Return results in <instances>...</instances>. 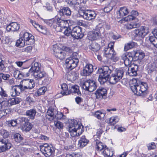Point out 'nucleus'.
<instances>
[{
	"instance_id": "37",
	"label": "nucleus",
	"mask_w": 157,
	"mask_h": 157,
	"mask_svg": "<svg viewBox=\"0 0 157 157\" xmlns=\"http://www.w3.org/2000/svg\"><path fill=\"white\" fill-rule=\"evenodd\" d=\"M32 127L33 125L30 123L26 121L22 126L21 129L23 131L27 132L29 131L32 128Z\"/></svg>"
},
{
	"instance_id": "21",
	"label": "nucleus",
	"mask_w": 157,
	"mask_h": 157,
	"mask_svg": "<svg viewBox=\"0 0 157 157\" xmlns=\"http://www.w3.org/2000/svg\"><path fill=\"white\" fill-rule=\"evenodd\" d=\"M121 57L126 66H129L133 60V57L130 52H129L128 53H124L123 54Z\"/></svg>"
},
{
	"instance_id": "12",
	"label": "nucleus",
	"mask_w": 157,
	"mask_h": 157,
	"mask_svg": "<svg viewBox=\"0 0 157 157\" xmlns=\"http://www.w3.org/2000/svg\"><path fill=\"white\" fill-rule=\"evenodd\" d=\"M41 150L45 156L48 157L51 155L54 151V148L52 145L47 144H44L41 147Z\"/></svg>"
},
{
	"instance_id": "60",
	"label": "nucleus",
	"mask_w": 157,
	"mask_h": 157,
	"mask_svg": "<svg viewBox=\"0 0 157 157\" xmlns=\"http://www.w3.org/2000/svg\"><path fill=\"white\" fill-rule=\"evenodd\" d=\"M109 58H110L111 59L113 60L114 62L117 61L119 59V57L116 56V53L115 52L113 53V55L111 56L110 57H109Z\"/></svg>"
},
{
	"instance_id": "25",
	"label": "nucleus",
	"mask_w": 157,
	"mask_h": 157,
	"mask_svg": "<svg viewBox=\"0 0 157 157\" xmlns=\"http://www.w3.org/2000/svg\"><path fill=\"white\" fill-rule=\"evenodd\" d=\"M133 57L136 58V59H143L145 56L143 52L140 50L134 51L130 52Z\"/></svg>"
},
{
	"instance_id": "64",
	"label": "nucleus",
	"mask_w": 157,
	"mask_h": 157,
	"mask_svg": "<svg viewBox=\"0 0 157 157\" xmlns=\"http://www.w3.org/2000/svg\"><path fill=\"white\" fill-rule=\"evenodd\" d=\"M2 79L4 80H9L10 75L2 73Z\"/></svg>"
},
{
	"instance_id": "29",
	"label": "nucleus",
	"mask_w": 157,
	"mask_h": 157,
	"mask_svg": "<svg viewBox=\"0 0 157 157\" xmlns=\"http://www.w3.org/2000/svg\"><path fill=\"white\" fill-rule=\"evenodd\" d=\"M59 12L61 16H64L65 15L70 16L71 14L70 9L68 7H63V9H60Z\"/></svg>"
},
{
	"instance_id": "7",
	"label": "nucleus",
	"mask_w": 157,
	"mask_h": 157,
	"mask_svg": "<svg viewBox=\"0 0 157 157\" xmlns=\"http://www.w3.org/2000/svg\"><path fill=\"white\" fill-rule=\"evenodd\" d=\"M20 37H21L26 43V45H32L35 42L34 37L32 35L27 32H21Z\"/></svg>"
},
{
	"instance_id": "4",
	"label": "nucleus",
	"mask_w": 157,
	"mask_h": 157,
	"mask_svg": "<svg viewBox=\"0 0 157 157\" xmlns=\"http://www.w3.org/2000/svg\"><path fill=\"white\" fill-rule=\"evenodd\" d=\"M40 66L41 65L39 63L35 62L31 67L29 69H28L29 76L30 74H33L35 78L38 79L45 77L46 74L44 71L40 70Z\"/></svg>"
},
{
	"instance_id": "51",
	"label": "nucleus",
	"mask_w": 157,
	"mask_h": 157,
	"mask_svg": "<svg viewBox=\"0 0 157 157\" xmlns=\"http://www.w3.org/2000/svg\"><path fill=\"white\" fill-rule=\"evenodd\" d=\"M25 101L27 102L30 105L34 103L35 100L34 98L30 96H29L26 97Z\"/></svg>"
},
{
	"instance_id": "8",
	"label": "nucleus",
	"mask_w": 157,
	"mask_h": 157,
	"mask_svg": "<svg viewBox=\"0 0 157 157\" xmlns=\"http://www.w3.org/2000/svg\"><path fill=\"white\" fill-rule=\"evenodd\" d=\"M135 38L141 40L149 33V28L145 26H141L140 28L136 30Z\"/></svg>"
},
{
	"instance_id": "10",
	"label": "nucleus",
	"mask_w": 157,
	"mask_h": 157,
	"mask_svg": "<svg viewBox=\"0 0 157 157\" xmlns=\"http://www.w3.org/2000/svg\"><path fill=\"white\" fill-rule=\"evenodd\" d=\"M79 13L84 19L89 21L94 19L96 16L94 11L89 10H79Z\"/></svg>"
},
{
	"instance_id": "22",
	"label": "nucleus",
	"mask_w": 157,
	"mask_h": 157,
	"mask_svg": "<svg viewBox=\"0 0 157 157\" xmlns=\"http://www.w3.org/2000/svg\"><path fill=\"white\" fill-rule=\"evenodd\" d=\"M93 71V66L90 64H88L84 67L81 74L82 75L86 76L89 75Z\"/></svg>"
},
{
	"instance_id": "13",
	"label": "nucleus",
	"mask_w": 157,
	"mask_h": 157,
	"mask_svg": "<svg viewBox=\"0 0 157 157\" xmlns=\"http://www.w3.org/2000/svg\"><path fill=\"white\" fill-rule=\"evenodd\" d=\"M12 144L9 140L6 138L0 140V152L5 151L12 147Z\"/></svg>"
},
{
	"instance_id": "63",
	"label": "nucleus",
	"mask_w": 157,
	"mask_h": 157,
	"mask_svg": "<svg viewBox=\"0 0 157 157\" xmlns=\"http://www.w3.org/2000/svg\"><path fill=\"white\" fill-rule=\"evenodd\" d=\"M9 110L8 109H6L2 110H0V118L2 117L6 116L7 114V111L8 112Z\"/></svg>"
},
{
	"instance_id": "9",
	"label": "nucleus",
	"mask_w": 157,
	"mask_h": 157,
	"mask_svg": "<svg viewBox=\"0 0 157 157\" xmlns=\"http://www.w3.org/2000/svg\"><path fill=\"white\" fill-rule=\"evenodd\" d=\"M21 99L19 98H10L9 100L6 99L1 102L2 108L9 107L12 105L18 104Z\"/></svg>"
},
{
	"instance_id": "58",
	"label": "nucleus",
	"mask_w": 157,
	"mask_h": 157,
	"mask_svg": "<svg viewBox=\"0 0 157 157\" xmlns=\"http://www.w3.org/2000/svg\"><path fill=\"white\" fill-rule=\"evenodd\" d=\"M43 21L47 25H48L51 27L52 26V24L54 21V18L46 20V19H43Z\"/></svg>"
},
{
	"instance_id": "54",
	"label": "nucleus",
	"mask_w": 157,
	"mask_h": 157,
	"mask_svg": "<svg viewBox=\"0 0 157 157\" xmlns=\"http://www.w3.org/2000/svg\"><path fill=\"white\" fill-rule=\"evenodd\" d=\"M71 33L72 30L68 27L66 28L64 32V34L67 36H69L70 35L71 36Z\"/></svg>"
},
{
	"instance_id": "1",
	"label": "nucleus",
	"mask_w": 157,
	"mask_h": 157,
	"mask_svg": "<svg viewBox=\"0 0 157 157\" xmlns=\"http://www.w3.org/2000/svg\"><path fill=\"white\" fill-rule=\"evenodd\" d=\"M111 67L105 66L103 68L99 69L98 72L100 75L98 79L101 84H103L109 79V83L114 84L122 79L124 74V71L122 68L116 69L115 72L112 74L109 78L110 74L112 71Z\"/></svg>"
},
{
	"instance_id": "55",
	"label": "nucleus",
	"mask_w": 157,
	"mask_h": 157,
	"mask_svg": "<svg viewBox=\"0 0 157 157\" xmlns=\"http://www.w3.org/2000/svg\"><path fill=\"white\" fill-rule=\"evenodd\" d=\"M134 46V44L133 43H129L125 45L124 47V50L127 51L129 49L132 48Z\"/></svg>"
},
{
	"instance_id": "18",
	"label": "nucleus",
	"mask_w": 157,
	"mask_h": 157,
	"mask_svg": "<svg viewBox=\"0 0 157 157\" xmlns=\"http://www.w3.org/2000/svg\"><path fill=\"white\" fill-rule=\"evenodd\" d=\"M28 69L26 68L22 71L18 70H15L13 72V75L17 79H22L24 77L29 76Z\"/></svg>"
},
{
	"instance_id": "52",
	"label": "nucleus",
	"mask_w": 157,
	"mask_h": 157,
	"mask_svg": "<svg viewBox=\"0 0 157 157\" xmlns=\"http://www.w3.org/2000/svg\"><path fill=\"white\" fill-rule=\"evenodd\" d=\"M33 47L32 46H29L22 49V51L27 53H30L32 51Z\"/></svg>"
},
{
	"instance_id": "47",
	"label": "nucleus",
	"mask_w": 157,
	"mask_h": 157,
	"mask_svg": "<svg viewBox=\"0 0 157 157\" xmlns=\"http://www.w3.org/2000/svg\"><path fill=\"white\" fill-rule=\"evenodd\" d=\"M37 30L42 33L45 34L47 33V29L46 27L42 25H39V28Z\"/></svg>"
},
{
	"instance_id": "62",
	"label": "nucleus",
	"mask_w": 157,
	"mask_h": 157,
	"mask_svg": "<svg viewBox=\"0 0 157 157\" xmlns=\"http://www.w3.org/2000/svg\"><path fill=\"white\" fill-rule=\"evenodd\" d=\"M17 123V119L8 121V124L9 126L11 125V126L13 127L16 126Z\"/></svg>"
},
{
	"instance_id": "45",
	"label": "nucleus",
	"mask_w": 157,
	"mask_h": 157,
	"mask_svg": "<svg viewBox=\"0 0 157 157\" xmlns=\"http://www.w3.org/2000/svg\"><path fill=\"white\" fill-rule=\"evenodd\" d=\"M1 90L0 91V95L3 99H7L8 98V94L2 87H1Z\"/></svg>"
},
{
	"instance_id": "42",
	"label": "nucleus",
	"mask_w": 157,
	"mask_h": 157,
	"mask_svg": "<svg viewBox=\"0 0 157 157\" xmlns=\"http://www.w3.org/2000/svg\"><path fill=\"white\" fill-rule=\"evenodd\" d=\"M149 40L151 44L157 48V38L154 36H149Z\"/></svg>"
},
{
	"instance_id": "27",
	"label": "nucleus",
	"mask_w": 157,
	"mask_h": 157,
	"mask_svg": "<svg viewBox=\"0 0 157 157\" xmlns=\"http://www.w3.org/2000/svg\"><path fill=\"white\" fill-rule=\"evenodd\" d=\"M132 20H134L135 22H138L139 20L132 15H129L128 16L123 18L119 21L121 23H124L125 21H131Z\"/></svg>"
},
{
	"instance_id": "40",
	"label": "nucleus",
	"mask_w": 157,
	"mask_h": 157,
	"mask_svg": "<svg viewBox=\"0 0 157 157\" xmlns=\"http://www.w3.org/2000/svg\"><path fill=\"white\" fill-rule=\"evenodd\" d=\"M106 146L104 145V144L101 142H100L98 140H97L96 141V149L99 151H103L105 147Z\"/></svg>"
},
{
	"instance_id": "49",
	"label": "nucleus",
	"mask_w": 157,
	"mask_h": 157,
	"mask_svg": "<svg viewBox=\"0 0 157 157\" xmlns=\"http://www.w3.org/2000/svg\"><path fill=\"white\" fill-rule=\"evenodd\" d=\"M77 0H67V3L70 6L74 7L75 5L78 4Z\"/></svg>"
},
{
	"instance_id": "24",
	"label": "nucleus",
	"mask_w": 157,
	"mask_h": 157,
	"mask_svg": "<svg viewBox=\"0 0 157 157\" xmlns=\"http://www.w3.org/2000/svg\"><path fill=\"white\" fill-rule=\"evenodd\" d=\"M20 28V25L16 22H12L6 27V30L8 32H13L18 31Z\"/></svg>"
},
{
	"instance_id": "59",
	"label": "nucleus",
	"mask_w": 157,
	"mask_h": 157,
	"mask_svg": "<svg viewBox=\"0 0 157 157\" xmlns=\"http://www.w3.org/2000/svg\"><path fill=\"white\" fill-rule=\"evenodd\" d=\"M59 17H56L55 18H54V21L52 24V27L54 29L56 28L57 26H58V22H59Z\"/></svg>"
},
{
	"instance_id": "38",
	"label": "nucleus",
	"mask_w": 157,
	"mask_h": 157,
	"mask_svg": "<svg viewBox=\"0 0 157 157\" xmlns=\"http://www.w3.org/2000/svg\"><path fill=\"white\" fill-rule=\"evenodd\" d=\"M61 89L63 90L61 92V94L62 95H67L71 93V91H67L68 89L66 83H63L61 85Z\"/></svg>"
},
{
	"instance_id": "46",
	"label": "nucleus",
	"mask_w": 157,
	"mask_h": 157,
	"mask_svg": "<svg viewBox=\"0 0 157 157\" xmlns=\"http://www.w3.org/2000/svg\"><path fill=\"white\" fill-rule=\"evenodd\" d=\"M82 154L81 152H74L71 154L67 155V157H82Z\"/></svg>"
},
{
	"instance_id": "6",
	"label": "nucleus",
	"mask_w": 157,
	"mask_h": 157,
	"mask_svg": "<svg viewBox=\"0 0 157 157\" xmlns=\"http://www.w3.org/2000/svg\"><path fill=\"white\" fill-rule=\"evenodd\" d=\"M77 55L76 52H74L72 56L66 59V66L67 69L72 70L76 67L78 62Z\"/></svg>"
},
{
	"instance_id": "56",
	"label": "nucleus",
	"mask_w": 157,
	"mask_h": 157,
	"mask_svg": "<svg viewBox=\"0 0 157 157\" xmlns=\"http://www.w3.org/2000/svg\"><path fill=\"white\" fill-rule=\"evenodd\" d=\"M0 134L3 136L4 138L7 137L9 135V132L4 129H1L0 130Z\"/></svg>"
},
{
	"instance_id": "53",
	"label": "nucleus",
	"mask_w": 157,
	"mask_h": 157,
	"mask_svg": "<svg viewBox=\"0 0 157 157\" xmlns=\"http://www.w3.org/2000/svg\"><path fill=\"white\" fill-rule=\"evenodd\" d=\"M47 90L46 87L43 86L40 88L38 90L37 94L38 95L44 94Z\"/></svg>"
},
{
	"instance_id": "36",
	"label": "nucleus",
	"mask_w": 157,
	"mask_h": 157,
	"mask_svg": "<svg viewBox=\"0 0 157 157\" xmlns=\"http://www.w3.org/2000/svg\"><path fill=\"white\" fill-rule=\"evenodd\" d=\"M36 111L35 109H31L26 111V114L30 119H34L35 118Z\"/></svg>"
},
{
	"instance_id": "16",
	"label": "nucleus",
	"mask_w": 157,
	"mask_h": 157,
	"mask_svg": "<svg viewBox=\"0 0 157 157\" xmlns=\"http://www.w3.org/2000/svg\"><path fill=\"white\" fill-rule=\"evenodd\" d=\"M10 93L12 97L19 95L20 93L24 91L23 88V85L20 83L19 85L13 86L11 89Z\"/></svg>"
},
{
	"instance_id": "2",
	"label": "nucleus",
	"mask_w": 157,
	"mask_h": 157,
	"mask_svg": "<svg viewBox=\"0 0 157 157\" xmlns=\"http://www.w3.org/2000/svg\"><path fill=\"white\" fill-rule=\"evenodd\" d=\"M131 81L133 85L131 86V89L135 94L144 96L147 94L148 86L146 83H140L139 80L135 78H133Z\"/></svg>"
},
{
	"instance_id": "57",
	"label": "nucleus",
	"mask_w": 157,
	"mask_h": 157,
	"mask_svg": "<svg viewBox=\"0 0 157 157\" xmlns=\"http://www.w3.org/2000/svg\"><path fill=\"white\" fill-rule=\"evenodd\" d=\"M54 124L56 127L59 129H62L63 125L62 123L59 121H55Z\"/></svg>"
},
{
	"instance_id": "26",
	"label": "nucleus",
	"mask_w": 157,
	"mask_h": 157,
	"mask_svg": "<svg viewBox=\"0 0 157 157\" xmlns=\"http://www.w3.org/2000/svg\"><path fill=\"white\" fill-rule=\"evenodd\" d=\"M128 13V11L127 7H121L119 10L117 12V17L121 18L127 15Z\"/></svg>"
},
{
	"instance_id": "15",
	"label": "nucleus",
	"mask_w": 157,
	"mask_h": 157,
	"mask_svg": "<svg viewBox=\"0 0 157 157\" xmlns=\"http://www.w3.org/2000/svg\"><path fill=\"white\" fill-rule=\"evenodd\" d=\"M101 34L98 29L90 32L87 35L88 39L91 41L96 40L101 38Z\"/></svg>"
},
{
	"instance_id": "33",
	"label": "nucleus",
	"mask_w": 157,
	"mask_h": 157,
	"mask_svg": "<svg viewBox=\"0 0 157 157\" xmlns=\"http://www.w3.org/2000/svg\"><path fill=\"white\" fill-rule=\"evenodd\" d=\"M58 27H60L62 28H65L68 27V20H63L59 18Z\"/></svg>"
},
{
	"instance_id": "48",
	"label": "nucleus",
	"mask_w": 157,
	"mask_h": 157,
	"mask_svg": "<svg viewBox=\"0 0 157 157\" xmlns=\"http://www.w3.org/2000/svg\"><path fill=\"white\" fill-rule=\"evenodd\" d=\"M14 139L16 142H20L22 139L21 135L19 133H16L14 135Z\"/></svg>"
},
{
	"instance_id": "11",
	"label": "nucleus",
	"mask_w": 157,
	"mask_h": 157,
	"mask_svg": "<svg viewBox=\"0 0 157 157\" xmlns=\"http://www.w3.org/2000/svg\"><path fill=\"white\" fill-rule=\"evenodd\" d=\"M97 86L95 81L92 80H88L84 82L82 86V88L84 90L92 92L94 90Z\"/></svg>"
},
{
	"instance_id": "61",
	"label": "nucleus",
	"mask_w": 157,
	"mask_h": 157,
	"mask_svg": "<svg viewBox=\"0 0 157 157\" xmlns=\"http://www.w3.org/2000/svg\"><path fill=\"white\" fill-rule=\"evenodd\" d=\"M17 123H19L20 124H22L23 122L25 123L27 121V120L25 117H19L17 119Z\"/></svg>"
},
{
	"instance_id": "28",
	"label": "nucleus",
	"mask_w": 157,
	"mask_h": 157,
	"mask_svg": "<svg viewBox=\"0 0 157 157\" xmlns=\"http://www.w3.org/2000/svg\"><path fill=\"white\" fill-rule=\"evenodd\" d=\"M138 68V66L136 65L133 64L131 65L130 70L128 68V72L129 75L131 76L136 75Z\"/></svg>"
},
{
	"instance_id": "23",
	"label": "nucleus",
	"mask_w": 157,
	"mask_h": 157,
	"mask_svg": "<svg viewBox=\"0 0 157 157\" xmlns=\"http://www.w3.org/2000/svg\"><path fill=\"white\" fill-rule=\"evenodd\" d=\"M107 93L106 89L104 88H101L98 89L95 92V94L97 99H101L105 96Z\"/></svg>"
},
{
	"instance_id": "19",
	"label": "nucleus",
	"mask_w": 157,
	"mask_h": 157,
	"mask_svg": "<svg viewBox=\"0 0 157 157\" xmlns=\"http://www.w3.org/2000/svg\"><path fill=\"white\" fill-rule=\"evenodd\" d=\"M22 82L24 91L25 89H32L35 85L34 81L32 79H24L22 81Z\"/></svg>"
},
{
	"instance_id": "35",
	"label": "nucleus",
	"mask_w": 157,
	"mask_h": 157,
	"mask_svg": "<svg viewBox=\"0 0 157 157\" xmlns=\"http://www.w3.org/2000/svg\"><path fill=\"white\" fill-rule=\"evenodd\" d=\"M93 115L98 119L101 120L104 118L105 115V113L101 110L97 111L93 113Z\"/></svg>"
},
{
	"instance_id": "41",
	"label": "nucleus",
	"mask_w": 157,
	"mask_h": 157,
	"mask_svg": "<svg viewBox=\"0 0 157 157\" xmlns=\"http://www.w3.org/2000/svg\"><path fill=\"white\" fill-rule=\"evenodd\" d=\"M25 44V42L21 37H20L19 39L17 40L16 45L18 47H24Z\"/></svg>"
},
{
	"instance_id": "14",
	"label": "nucleus",
	"mask_w": 157,
	"mask_h": 157,
	"mask_svg": "<svg viewBox=\"0 0 157 157\" xmlns=\"http://www.w3.org/2000/svg\"><path fill=\"white\" fill-rule=\"evenodd\" d=\"M83 34L82 32V28L79 26H76L72 30L71 36L76 39H81L83 37Z\"/></svg>"
},
{
	"instance_id": "31",
	"label": "nucleus",
	"mask_w": 157,
	"mask_h": 157,
	"mask_svg": "<svg viewBox=\"0 0 157 157\" xmlns=\"http://www.w3.org/2000/svg\"><path fill=\"white\" fill-rule=\"evenodd\" d=\"M88 142V140L86 138L85 136H82L78 141V145L80 147L82 148L86 145Z\"/></svg>"
},
{
	"instance_id": "17",
	"label": "nucleus",
	"mask_w": 157,
	"mask_h": 157,
	"mask_svg": "<svg viewBox=\"0 0 157 157\" xmlns=\"http://www.w3.org/2000/svg\"><path fill=\"white\" fill-rule=\"evenodd\" d=\"M114 45V42H110L105 47L104 52L105 57L109 58L111 56L113 55V54L115 52L113 49Z\"/></svg>"
},
{
	"instance_id": "50",
	"label": "nucleus",
	"mask_w": 157,
	"mask_h": 157,
	"mask_svg": "<svg viewBox=\"0 0 157 157\" xmlns=\"http://www.w3.org/2000/svg\"><path fill=\"white\" fill-rule=\"evenodd\" d=\"M112 3V2H111L104 8V12L107 13L113 9V6H111Z\"/></svg>"
},
{
	"instance_id": "3",
	"label": "nucleus",
	"mask_w": 157,
	"mask_h": 157,
	"mask_svg": "<svg viewBox=\"0 0 157 157\" xmlns=\"http://www.w3.org/2000/svg\"><path fill=\"white\" fill-rule=\"evenodd\" d=\"M80 124L75 120H71L68 125V131L71 136H79L82 134V129Z\"/></svg>"
},
{
	"instance_id": "44",
	"label": "nucleus",
	"mask_w": 157,
	"mask_h": 157,
	"mask_svg": "<svg viewBox=\"0 0 157 157\" xmlns=\"http://www.w3.org/2000/svg\"><path fill=\"white\" fill-rule=\"evenodd\" d=\"M71 91L74 93L77 94L78 95L81 94V93L79 90V87L77 85L72 86Z\"/></svg>"
},
{
	"instance_id": "32",
	"label": "nucleus",
	"mask_w": 157,
	"mask_h": 157,
	"mask_svg": "<svg viewBox=\"0 0 157 157\" xmlns=\"http://www.w3.org/2000/svg\"><path fill=\"white\" fill-rule=\"evenodd\" d=\"M102 153L104 157H112L113 154V151L109 149L106 146L105 147V148Z\"/></svg>"
},
{
	"instance_id": "43",
	"label": "nucleus",
	"mask_w": 157,
	"mask_h": 157,
	"mask_svg": "<svg viewBox=\"0 0 157 157\" xmlns=\"http://www.w3.org/2000/svg\"><path fill=\"white\" fill-rule=\"evenodd\" d=\"M119 120V118L118 117H113L110 118L109 123L111 125H114Z\"/></svg>"
},
{
	"instance_id": "30",
	"label": "nucleus",
	"mask_w": 157,
	"mask_h": 157,
	"mask_svg": "<svg viewBox=\"0 0 157 157\" xmlns=\"http://www.w3.org/2000/svg\"><path fill=\"white\" fill-rule=\"evenodd\" d=\"M78 74L75 71H73L68 73L67 75V78L72 81L76 80L78 78Z\"/></svg>"
},
{
	"instance_id": "34",
	"label": "nucleus",
	"mask_w": 157,
	"mask_h": 157,
	"mask_svg": "<svg viewBox=\"0 0 157 157\" xmlns=\"http://www.w3.org/2000/svg\"><path fill=\"white\" fill-rule=\"evenodd\" d=\"M140 24L138 22H134V21L130 23H127L125 25V28L128 29L135 28L139 27Z\"/></svg>"
},
{
	"instance_id": "39",
	"label": "nucleus",
	"mask_w": 157,
	"mask_h": 157,
	"mask_svg": "<svg viewBox=\"0 0 157 157\" xmlns=\"http://www.w3.org/2000/svg\"><path fill=\"white\" fill-rule=\"evenodd\" d=\"M89 48L93 51L96 52L100 48V45L97 43H92L89 47Z\"/></svg>"
},
{
	"instance_id": "20",
	"label": "nucleus",
	"mask_w": 157,
	"mask_h": 157,
	"mask_svg": "<svg viewBox=\"0 0 157 157\" xmlns=\"http://www.w3.org/2000/svg\"><path fill=\"white\" fill-rule=\"evenodd\" d=\"M54 55L57 58L63 59L65 57L66 54L65 51L59 47L55 48L53 49Z\"/></svg>"
},
{
	"instance_id": "5",
	"label": "nucleus",
	"mask_w": 157,
	"mask_h": 157,
	"mask_svg": "<svg viewBox=\"0 0 157 157\" xmlns=\"http://www.w3.org/2000/svg\"><path fill=\"white\" fill-rule=\"evenodd\" d=\"M46 116L47 118L50 121L53 120L55 118L60 120L64 119L65 117L62 113L57 112L52 107H49L48 109Z\"/></svg>"
}]
</instances>
